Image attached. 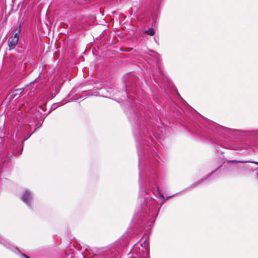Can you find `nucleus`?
Masks as SVG:
<instances>
[{
	"label": "nucleus",
	"mask_w": 258,
	"mask_h": 258,
	"mask_svg": "<svg viewBox=\"0 0 258 258\" xmlns=\"http://www.w3.org/2000/svg\"><path fill=\"white\" fill-rule=\"evenodd\" d=\"M216 131L217 133L225 136H246V134L252 133L255 138V140L252 143L251 147L258 148V130H239L232 129L211 122V131Z\"/></svg>",
	"instance_id": "obj_1"
},
{
	"label": "nucleus",
	"mask_w": 258,
	"mask_h": 258,
	"mask_svg": "<svg viewBox=\"0 0 258 258\" xmlns=\"http://www.w3.org/2000/svg\"><path fill=\"white\" fill-rule=\"evenodd\" d=\"M21 31V24H20L18 27L14 29L13 31V34L10 36L8 41V44L10 49L14 48L17 44Z\"/></svg>",
	"instance_id": "obj_2"
},
{
	"label": "nucleus",
	"mask_w": 258,
	"mask_h": 258,
	"mask_svg": "<svg viewBox=\"0 0 258 258\" xmlns=\"http://www.w3.org/2000/svg\"><path fill=\"white\" fill-rule=\"evenodd\" d=\"M32 199V197L31 193L27 190L25 191L21 197V200L25 202L27 206H30Z\"/></svg>",
	"instance_id": "obj_3"
},
{
	"label": "nucleus",
	"mask_w": 258,
	"mask_h": 258,
	"mask_svg": "<svg viewBox=\"0 0 258 258\" xmlns=\"http://www.w3.org/2000/svg\"><path fill=\"white\" fill-rule=\"evenodd\" d=\"M24 91V88H19L16 89L13 92L10 96V97L16 100L19 97L20 95L23 93Z\"/></svg>",
	"instance_id": "obj_4"
},
{
	"label": "nucleus",
	"mask_w": 258,
	"mask_h": 258,
	"mask_svg": "<svg viewBox=\"0 0 258 258\" xmlns=\"http://www.w3.org/2000/svg\"><path fill=\"white\" fill-rule=\"evenodd\" d=\"M145 33L147 34L150 36H153L155 34L154 30L153 28H150L149 30H146Z\"/></svg>",
	"instance_id": "obj_5"
},
{
	"label": "nucleus",
	"mask_w": 258,
	"mask_h": 258,
	"mask_svg": "<svg viewBox=\"0 0 258 258\" xmlns=\"http://www.w3.org/2000/svg\"><path fill=\"white\" fill-rule=\"evenodd\" d=\"M120 50L121 51H130L132 50V48L131 47H127L124 48H120Z\"/></svg>",
	"instance_id": "obj_6"
},
{
	"label": "nucleus",
	"mask_w": 258,
	"mask_h": 258,
	"mask_svg": "<svg viewBox=\"0 0 258 258\" xmlns=\"http://www.w3.org/2000/svg\"><path fill=\"white\" fill-rule=\"evenodd\" d=\"M254 163L258 165V162H254Z\"/></svg>",
	"instance_id": "obj_7"
},
{
	"label": "nucleus",
	"mask_w": 258,
	"mask_h": 258,
	"mask_svg": "<svg viewBox=\"0 0 258 258\" xmlns=\"http://www.w3.org/2000/svg\"><path fill=\"white\" fill-rule=\"evenodd\" d=\"M27 258H29V256H27Z\"/></svg>",
	"instance_id": "obj_8"
}]
</instances>
